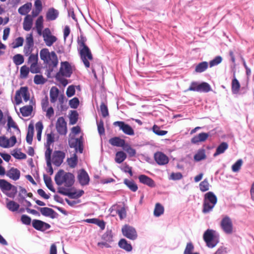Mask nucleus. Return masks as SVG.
<instances>
[{
    "mask_svg": "<svg viewBox=\"0 0 254 254\" xmlns=\"http://www.w3.org/2000/svg\"><path fill=\"white\" fill-rule=\"evenodd\" d=\"M79 104V100L77 98L74 97L71 99L69 102V105L71 108L76 109Z\"/></svg>",
    "mask_w": 254,
    "mask_h": 254,
    "instance_id": "nucleus-61",
    "label": "nucleus"
},
{
    "mask_svg": "<svg viewBox=\"0 0 254 254\" xmlns=\"http://www.w3.org/2000/svg\"><path fill=\"white\" fill-rule=\"evenodd\" d=\"M65 153L61 151H55L53 155V163L55 166L59 167L63 162L65 158Z\"/></svg>",
    "mask_w": 254,
    "mask_h": 254,
    "instance_id": "nucleus-15",
    "label": "nucleus"
},
{
    "mask_svg": "<svg viewBox=\"0 0 254 254\" xmlns=\"http://www.w3.org/2000/svg\"><path fill=\"white\" fill-rule=\"evenodd\" d=\"M152 131L155 134L159 136L165 135L168 132V131L166 130H161L160 127L156 125H154L153 126Z\"/></svg>",
    "mask_w": 254,
    "mask_h": 254,
    "instance_id": "nucleus-44",
    "label": "nucleus"
},
{
    "mask_svg": "<svg viewBox=\"0 0 254 254\" xmlns=\"http://www.w3.org/2000/svg\"><path fill=\"white\" fill-rule=\"evenodd\" d=\"M100 111L104 118L109 116V112L107 106L104 103L102 102L100 106Z\"/></svg>",
    "mask_w": 254,
    "mask_h": 254,
    "instance_id": "nucleus-51",
    "label": "nucleus"
},
{
    "mask_svg": "<svg viewBox=\"0 0 254 254\" xmlns=\"http://www.w3.org/2000/svg\"><path fill=\"white\" fill-rule=\"evenodd\" d=\"M84 192L83 190H79L78 191L74 192H70L69 191L68 196L72 199L78 198L81 196L83 194Z\"/></svg>",
    "mask_w": 254,
    "mask_h": 254,
    "instance_id": "nucleus-47",
    "label": "nucleus"
},
{
    "mask_svg": "<svg viewBox=\"0 0 254 254\" xmlns=\"http://www.w3.org/2000/svg\"><path fill=\"white\" fill-rule=\"evenodd\" d=\"M0 188L3 192L4 191H9L6 192L5 194L7 196L11 198H14L17 192L16 187L3 179H0Z\"/></svg>",
    "mask_w": 254,
    "mask_h": 254,
    "instance_id": "nucleus-6",
    "label": "nucleus"
},
{
    "mask_svg": "<svg viewBox=\"0 0 254 254\" xmlns=\"http://www.w3.org/2000/svg\"><path fill=\"white\" fill-rule=\"evenodd\" d=\"M13 63L16 65L21 64L24 63V59L23 56L21 54H16L13 57Z\"/></svg>",
    "mask_w": 254,
    "mask_h": 254,
    "instance_id": "nucleus-42",
    "label": "nucleus"
},
{
    "mask_svg": "<svg viewBox=\"0 0 254 254\" xmlns=\"http://www.w3.org/2000/svg\"><path fill=\"white\" fill-rule=\"evenodd\" d=\"M0 146L4 148H9V140L5 136H0Z\"/></svg>",
    "mask_w": 254,
    "mask_h": 254,
    "instance_id": "nucleus-45",
    "label": "nucleus"
},
{
    "mask_svg": "<svg viewBox=\"0 0 254 254\" xmlns=\"http://www.w3.org/2000/svg\"><path fill=\"white\" fill-rule=\"evenodd\" d=\"M209 136V134L205 132H201L193 137L191 139V142L193 144H198L200 142L205 141Z\"/></svg>",
    "mask_w": 254,
    "mask_h": 254,
    "instance_id": "nucleus-24",
    "label": "nucleus"
},
{
    "mask_svg": "<svg viewBox=\"0 0 254 254\" xmlns=\"http://www.w3.org/2000/svg\"><path fill=\"white\" fill-rule=\"evenodd\" d=\"M220 226L223 231L227 234L233 232V223L231 218L228 216H225L221 221Z\"/></svg>",
    "mask_w": 254,
    "mask_h": 254,
    "instance_id": "nucleus-11",
    "label": "nucleus"
},
{
    "mask_svg": "<svg viewBox=\"0 0 254 254\" xmlns=\"http://www.w3.org/2000/svg\"><path fill=\"white\" fill-rule=\"evenodd\" d=\"M164 207L159 203H156L154 210V216L159 217L164 213Z\"/></svg>",
    "mask_w": 254,
    "mask_h": 254,
    "instance_id": "nucleus-40",
    "label": "nucleus"
},
{
    "mask_svg": "<svg viewBox=\"0 0 254 254\" xmlns=\"http://www.w3.org/2000/svg\"><path fill=\"white\" fill-rule=\"evenodd\" d=\"M37 208L40 211L41 213L44 216L49 217L52 219H54L57 218L59 216V214L52 208L46 207H37Z\"/></svg>",
    "mask_w": 254,
    "mask_h": 254,
    "instance_id": "nucleus-16",
    "label": "nucleus"
},
{
    "mask_svg": "<svg viewBox=\"0 0 254 254\" xmlns=\"http://www.w3.org/2000/svg\"><path fill=\"white\" fill-rule=\"evenodd\" d=\"M154 159L157 163L160 165L167 164L169 162L168 157L161 152H157L154 154Z\"/></svg>",
    "mask_w": 254,
    "mask_h": 254,
    "instance_id": "nucleus-19",
    "label": "nucleus"
},
{
    "mask_svg": "<svg viewBox=\"0 0 254 254\" xmlns=\"http://www.w3.org/2000/svg\"><path fill=\"white\" fill-rule=\"evenodd\" d=\"M109 142L113 146L117 147H121L123 146L125 143V140L121 139L119 137H114L110 138Z\"/></svg>",
    "mask_w": 254,
    "mask_h": 254,
    "instance_id": "nucleus-29",
    "label": "nucleus"
},
{
    "mask_svg": "<svg viewBox=\"0 0 254 254\" xmlns=\"http://www.w3.org/2000/svg\"><path fill=\"white\" fill-rule=\"evenodd\" d=\"M240 84L235 77H234L232 81L231 90L233 94H238L240 91Z\"/></svg>",
    "mask_w": 254,
    "mask_h": 254,
    "instance_id": "nucleus-30",
    "label": "nucleus"
},
{
    "mask_svg": "<svg viewBox=\"0 0 254 254\" xmlns=\"http://www.w3.org/2000/svg\"><path fill=\"white\" fill-rule=\"evenodd\" d=\"M113 126L118 127L119 130L122 131L126 134L128 135H133L134 131L133 128L128 124H126L123 121H116L113 123Z\"/></svg>",
    "mask_w": 254,
    "mask_h": 254,
    "instance_id": "nucleus-12",
    "label": "nucleus"
},
{
    "mask_svg": "<svg viewBox=\"0 0 254 254\" xmlns=\"http://www.w3.org/2000/svg\"><path fill=\"white\" fill-rule=\"evenodd\" d=\"M194 249V247L191 243H189L187 244L186 247L184 252V254H190Z\"/></svg>",
    "mask_w": 254,
    "mask_h": 254,
    "instance_id": "nucleus-64",
    "label": "nucleus"
},
{
    "mask_svg": "<svg viewBox=\"0 0 254 254\" xmlns=\"http://www.w3.org/2000/svg\"><path fill=\"white\" fill-rule=\"evenodd\" d=\"M228 144L225 142L221 143L217 147L216 152L214 153L213 156L216 157L221 154L224 153V152L228 149Z\"/></svg>",
    "mask_w": 254,
    "mask_h": 254,
    "instance_id": "nucleus-28",
    "label": "nucleus"
},
{
    "mask_svg": "<svg viewBox=\"0 0 254 254\" xmlns=\"http://www.w3.org/2000/svg\"><path fill=\"white\" fill-rule=\"evenodd\" d=\"M59 90L57 88L53 87L50 92V101L52 103H55L58 98Z\"/></svg>",
    "mask_w": 254,
    "mask_h": 254,
    "instance_id": "nucleus-38",
    "label": "nucleus"
},
{
    "mask_svg": "<svg viewBox=\"0 0 254 254\" xmlns=\"http://www.w3.org/2000/svg\"><path fill=\"white\" fill-rule=\"evenodd\" d=\"M18 188L19 189V194H18V196L20 197L19 201L24 200V199H25V197L26 196V194H27V190H26L25 189L22 188L21 186H19Z\"/></svg>",
    "mask_w": 254,
    "mask_h": 254,
    "instance_id": "nucleus-60",
    "label": "nucleus"
},
{
    "mask_svg": "<svg viewBox=\"0 0 254 254\" xmlns=\"http://www.w3.org/2000/svg\"><path fill=\"white\" fill-rule=\"evenodd\" d=\"M208 64L207 62H202L199 63L195 68V71L196 72L201 73L206 70L208 68Z\"/></svg>",
    "mask_w": 254,
    "mask_h": 254,
    "instance_id": "nucleus-36",
    "label": "nucleus"
},
{
    "mask_svg": "<svg viewBox=\"0 0 254 254\" xmlns=\"http://www.w3.org/2000/svg\"><path fill=\"white\" fill-rule=\"evenodd\" d=\"M59 11L54 8H50L47 12L46 17L47 20L52 21L57 19L59 16Z\"/></svg>",
    "mask_w": 254,
    "mask_h": 254,
    "instance_id": "nucleus-25",
    "label": "nucleus"
},
{
    "mask_svg": "<svg viewBox=\"0 0 254 254\" xmlns=\"http://www.w3.org/2000/svg\"><path fill=\"white\" fill-rule=\"evenodd\" d=\"M6 175L14 181L18 180L20 176V172L17 168L12 167L7 171Z\"/></svg>",
    "mask_w": 254,
    "mask_h": 254,
    "instance_id": "nucleus-23",
    "label": "nucleus"
},
{
    "mask_svg": "<svg viewBox=\"0 0 254 254\" xmlns=\"http://www.w3.org/2000/svg\"><path fill=\"white\" fill-rule=\"evenodd\" d=\"M243 164L241 159L238 160L232 166V170L234 172H237L240 170Z\"/></svg>",
    "mask_w": 254,
    "mask_h": 254,
    "instance_id": "nucleus-52",
    "label": "nucleus"
},
{
    "mask_svg": "<svg viewBox=\"0 0 254 254\" xmlns=\"http://www.w3.org/2000/svg\"><path fill=\"white\" fill-rule=\"evenodd\" d=\"M78 113L76 111H72L69 117L70 124L74 125L76 123L78 119Z\"/></svg>",
    "mask_w": 254,
    "mask_h": 254,
    "instance_id": "nucleus-54",
    "label": "nucleus"
},
{
    "mask_svg": "<svg viewBox=\"0 0 254 254\" xmlns=\"http://www.w3.org/2000/svg\"><path fill=\"white\" fill-rule=\"evenodd\" d=\"M33 25V17L30 15H27L24 18L23 27V29L26 31H29Z\"/></svg>",
    "mask_w": 254,
    "mask_h": 254,
    "instance_id": "nucleus-26",
    "label": "nucleus"
},
{
    "mask_svg": "<svg viewBox=\"0 0 254 254\" xmlns=\"http://www.w3.org/2000/svg\"><path fill=\"white\" fill-rule=\"evenodd\" d=\"M139 182L144 185L153 188L155 187L154 181L149 177L145 175H141L138 177Z\"/></svg>",
    "mask_w": 254,
    "mask_h": 254,
    "instance_id": "nucleus-22",
    "label": "nucleus"
},
{
    "mask_svg": "<svg viewBox=\"0 0 254 254\" xmlns=\"http://www.w3.org/2000/svg\"><path fill=\"white\" fill-rule=\"evenodd\" d=\"M118 245L120 248L124 249L127 252H129L132 251V247L131 244L128 243L127 241L125 239H121L119 242Z\"/></svg>",
    "mask_w": 254,
    "mask_h": 254,
    "instance_id": "nucleus-27",
    "label": "nucleus"
},
{
    "mask_svg": "<svg viewBox=\"0 0 254 254\" xmlns=\"http://www.w3.org/2000/svg\"><path fill=\"white\" fill-rule=\"evenodd\" d=\"M86 41V38L83 36L81 35L77 41L78 45L79 46L78 49L84 48V47H87L88 46L85 44Z\"/></svg>",
    "mask_w": 254,
    "mask_h": 254,
    "instance_id": "nucleus-55",
    "label": "nucleus"
},
{
    "mask_svg": "<svg viewBox=\"0 0 254 254\" xmlns=\"http://www.w3.org/2000/svg\"><path fill=\"white\" fill-rule=\"evenodd\" d=\"M27 46L33 47L34 46L33 37L32 34L27 35L26 38V44L25 45Z\"/></svg>",
    "mask_w": 254,
    "mask_h": 254,
    "instance_id": "nucleus-62",
    "label": "nucleus"
},
{
    "mask_svg": "<svg viewBox=\"0 0 254 254\" xmlns=\"http://www.w3.org/2000/svg\"><path fill=\"white\" fill-rule=\"evenodd\" d=\"M38 61V53H36V54H31L28 59L27 61V64H30V65L34 63H36Z\"/></svg>",
    "mask_w": 254,
    "mask_h": 254,
    "instance_id": "nucleus-57",
    "label": "nucleus"
},
{
    "mask_svg": "<svg viewBox=\"0 0 254 254\" xmlns=\"http://www.w3.org/2000/svg\"><path fill=\"white\" fill-rule=\"evenodd\" d=\"M203 239L208 247L213 248L219 243L218 233L212 229H207L203 234Z\"/></svg>",
    "mask_w": 254,
    "mask_h": 254,
    "instance_id": "nucleus-5",
    "label": "nucleus"
},
{
    "mask_svg": "<svg viewBox=\"0 0 254 254\" xmlns=\"http://www.w3.org/2000/svg\"><path fill=\"white\" fill-rule=\"evenodd\" d=\"M222 61V58L221 56H217L209 62V66L210 67L216 66L221 63Z\"/></svg>",
    "mask_w": 254,
    "mask_h": 254,
    "instance_id": "nucleus-58",
    "label": "nucleus"
},
{
    "mask_svg": "<svg viewBox=\"0 0 254 254\" xmlns=\"http://www.w3.org/2000/svg\"><path fill=\"white\" fill-rule=\"evenodd\" d=\"M35 26L38 34L41 35L43 33V18L42 16H39L36 21Z\"/></svg>",
    "mask_w": 254,
    "mask_h": 254,
    "instance_id": "nucleus-31",
    "label": "nucleus"
},
{
    "mask_svg": "<svg viewBox=\"0 0 254 254\" xmlns=\"http://www.w3.org/2000/svg\"><path fill=\"white\" fill-rule=\"evenodd\" d=\"M32 226L36 230L44 231L50 228L51 225L41 220L34 219L32 221Z\"/></svg>",
    "mask_w": 254,
    "mask_h": 254,
    "instance_id": "nucleus-18",
    "label": "nucleus"
},
{
    "mask_svg": "<svg viewBox=\"0 0 254 254\" xmlns=\"http://www.w3.org/2000/svg\"><path fill=\"white\" fill-rule=\"evenodd\" d=\"M36 9V13L34 15V17L37 16L42 9V2L40 0H36L34 3Z\"/></svg>",
    "mask_w": 254,
    "mask_h": 254,
    "instance_id": "nucleus-59",
    "label": "nucleus"
},
{
    "mask_svg": "<svg viewBox=\"0 0 254 254\" xmlns=\"http://www.w3.org/2000/svg\"><path fill=\"white\" fill-rule=\"evenodd\" d=\"M7 131L10 132L11 131V128L12 127L15 129V134L17 135H20V130L18 127V126L16 125V123L14 122L12 118L10 116H8L7 117Z\"/></svg>",
    "mask_w": 254,
    "mask_h": 254,
    "instance_id": "nucleus-21",
    "label": "nucleus"
},
{
    "mask_svg": "<svg viewBox=\"0 0 254 254\" xmlns=\"http://www.w3.org/2000/svg\"><path fill=\"white\" fill-rule=\"evenodd\" d=\"M127 158L126 154L122 151H118L116 154L115 161L119 164L122 163Z\"/></svg>",
    "mask_w": 254,
    "mask_h": 254,
    "instance_id": "nucleus-37",
    "label": "nucleus"
},
{
    "mask_svg": "<svg viewBox=\"0 0 254 254\" xmlns=\"http://www.w3.org/2000/svg\"><path fill=\"white\" fill-rule=\"evenodd\" d=\"M7 208L11 211H16L19 207V205L13 200H9L6 203Z\"/></svg>",
    "mask_w": 254,
    "mask_h": 254,
    "instance_id": "nucleus-41",
    "label": "nucleus"
},
{
    "mask_svg": "<svg viewBox=\"0 0 254 254\" xmlns=\"http://www.w3.org/2000/svg\"><path fill=\"white\" fill-rule=\"evenodd\" d=\"M33 107L31 105L25 106L20 109V113L23 117H28L31 114Z\"/></svg>",
    "mask_w": 254,
    "mask_h": 254,
    "instance_id": "nucleus-33",
    "label": "nucleus"
},
{
    "mask_svg": "<svg viewBox=\"0 0 254 254\" xmlns=\"http://www.w3.org/2000/svg\"><path fill=\"white\" fill-rule=\"evenodd\" d=\"M67 162L70 167L72 168H75L77 164V155L74 154L72 157L67 158Z\"/></svg>",
    "mask_w": 254,
    "mask_h": 254,
    "instance_id": "nucleus-43",
    "label": "nucleus"
},
{
    "mask_svg": "<svg viewBox=\"0 0 254 254\" xmlns=\"http://www.w3.org/2000/svg\"><path fill=\"white\" fill-rule=\"evenodd\" d=\"M42 34L46 45L48 47L51 46L57 40L56 37L51 34L48 28H45Z\"/></svg>",
    "mask_w": 254,
    "mask_h": 254,
    "instance_id": "nucleus-14",
    "label": "nucleus"
},
{
    "mask_svg": "<svg viewBox=\"0 0 254 254\" xmlns=\"http://www.w3.org/2000/svg\"><path fill=\"white\" fill-rule=\"evenodd\" d=\"M98 131L100 135L104 134L105 133V129L104 127V123L102 120L99 122L97 121Z\"/></svg>",
    "mask_w": 254,
    "mask_h": 254,
    "instance_id": "nucleus-63",
    "label": "nucleus"
},
{
    "mask_svg": "<svg viewBox=\"0 0 254 254\" xmlns=\"http://www.w3.org/2000/svg\"><path fill=\"white\" fill-rule=\"evenodd\" d=\"M56 129L60 134H65L67 132L66 123L63 117L58 118L56 123Z\"/></svg>",
    "mask_w": 254,
    "mask_h": 254,
    "instance_id": "nucleus-17",
    "label": "nucleus"
},
{
    "mask_svg": "<svg viewBox=\"0 0 254 254\" xmlns=\"http://www.w3.org/2000/svg\"><path fill=\"white\" fill-rule=\"evenodd\" d=\"M68 144L70 148L75 149L76 152L78 151L80 153H82L83 147L82 137L77 138H71L69 139Z\"/></svg>",
    "mask_w": 254,
    "mask_h": 254,
    "instance_id": "nucleus-13",
    "label": "nucleus"
},
{
    "mask_svg": "<svg viewBox=\"0 0 254 254\" xmlns=\"http://www.w3.org/2000/svg\"><path fill=\"white\" fill-rule=\"evenodd\" d=\"M124 183L133 192H135L138 189L137 185L133 181L126 179L124 181Z\"/></svg>",
    "mask_w": 254,
    "mask_h": 254,
    "instance_id": "nucleus-32",
    "label": "nucleus"
},
{
    "mask_svg": "<svg viewBox=\"0 0 254 254\" xmlns=\"http://www.w3.org/2000/svg\"><path fill=\"white\" fill-rule=\"evenodd\" d=\"M72 73V68L68 62H62L59 71L55 75L56 79L64 87L68 84V81L64 77L69 78Z\"/></svg>",
    "mask_w": 254,
    "mask_h": 254,
    "instance_id": "nucleus-2",
    "label": "nucleus"
},
{
    "mask_svg": "<svg viewBox=\"0 0 254 254\" xmlns=\"http://www.w3.org/2000/svg\"><path fill=\"white\" fill-rule=\"evenodd\" d=\"M31 7V3H27L20 6L18 8V12L21 15H26L27 14Z\"/></svg>",
    "mask_w": 254,
    "mask_h": 254,
    "instance_id": "nucleus-34",
    "label": "nucleus"
},
{
    "mask_svg": "<svg viewBox=\"0 0 254 254\" xmlns=\"http://www.w3.org/2000/svg\"><path fill=\"white\" fill-rule=\"evenodd\" d=\"M30 69L26 65H23L20 68V76L22 78H26L29 72Z\"/></svg>",
    "mask_w": 254,
    "mask_h": 254,
    "instance_id": "nucleus-56",
    "label": "nucleus"
},
{
    "mask_svg": "<svg viewBox=\"0 0 254 254\" xmlns=\"http://www.w3.org/2000/svg\"><path fill=\"white\" fill-rule=\"evenodd\" d=\"M123 235L131 240H135L137 238V233L135 229L129 225H126L122 229Z\"/></svg>",
    "mask_w": 254,
    "mask_h": 254,
    "instance_id": "nucleus-10",
    "label": "nucleus"
},
{
    "mask_svg": "<svg viewBox=\"0 0 254 254\" xmlns=\"http://www.w3.org/2000/svg\"><path fill=\"white\" fill-rule=\"evenodd\" d=\"M211 90L210 85L207 82H202L199 84L197 82H192L187 91H197L199 92H208Z\"/></svg>",
    "mask_w": 254,
    "mask_h": 254,
    "instance_id": "nucleus-7",
    "label": "nucleus"
},
{
    "mask_svg": "<svg viewBox=\"0 0 254 254\" xmlns=\"http://www.w3.org/2000/svg\"><path fill=\"white\" fill-rule=\"evenodd\" d=\"M206 158L205 150L203 149H199L194 156V160L195 161H200Z\"/></svg>",
    "mask_w": 254,
    "mask_h": 254,
    "instance_id": "nucleus-35",
    "label": "nucleus"
},
{
    "mask_svg": "<svg viewBox=\"0 0 254 254\" xmlns=\"http://www.w3.org/2000/svg\"><path fill=\"white\" fill-rule=\"evenodd\" d=\"M40 57L44 63L47 65V76L49 77L51 73L53 71L54 68L58 64V57L55 52H50L47 48L42 49L40 51Z\"/></svg>",
    "mask_w": 254,
    "mask_h": 254,
    "instance_id": "nucleus-1",
    "label": "nucleus"
},
{
    "mask_svg": "<svg viewBox=\"0 0 254 254\" xmlns=\"http://www.w3.org/2000/svg\"><path fill=\"white\" fill-rule=\"evenodd\" d=\"M217 202V197L212 191H208L204 195L202 212L208 213L212 211Z\"/></svg>",
    "mask_w": 254,
    "mask_h": 254,
    "instance_id": "nucleus-4",
    "label": "nucleus"
},
{
    "mask_svg": "<svg viewBox=\"0 0 254 254\" xmlns=\"http://www.w3.org/2000/svg\"><path fill=\"white\" fill-rule=\"evenodd\" d=\"M34 82L36 84H43L46 80L42 75L36 74L34 77Z\"/></svg>",
    "mask_w": 254,
    "mask_h": 254,
    "instance_id": "nucleus-53",
    "label": "nucleus"
},
{
    "mask_svg": "<svg viewBox=\"0 0 254 254\" xmlns=\"http://www.w3.org/2000/svg\"><path fill=\"white\" fill-rule=\"evenodd\" d=\"M199 189L202 192L206 191L209 189V184L206 179L199 184Z\"/></svg>",
    "mask_w": 254,
    "mask_h": 254,
    "instance_id": "nucleus-46",
    "label": "nucleus"
},
{
    "mask_svg": "<svg viewBox=\"0 0 254 254\" xmlns=\"http://www.w3.org/2000/svg\"><path fill=\"white\" fill-rule=\"evenodd\" d=\"M11 155L16 159H24L26 158V155L25 154L20 152L18 151L17 150H14L12 153Z\"/></svg>",
    "mask_w": 254,
    "mask_h": 254,
    "instance_id": "nucleus-50",
    "label": "nucleus"
},
{
    "mask_svg": "<svg viewBox=\"0 0 254 254\" xmlns=\"http://www.w3.org/2000/svg\"><path fill=\"white\" fill-rule=\"evenodd\" d=\"M21 96L23 97L25 102H27L29 100L30 94L27 87H21L16 92L15 100L16 104L19 105L22 102Z\"/></svg>",
    "mask_w": 254,
    "mask_h": 254,
    "instance_id": "nucleus-9",
    "label": "nucleus"
},
{
    "mask_svg": "<svg viewBox=\"0 0 254 254\" xmlns=\"http://www.w3.org/2000/svg\"><path fill=\"white\" fill-rule=\"evenodd\" d=\"M29 69L32 73H38L41 71V67L38 64V62L35 64H32L30 65Z\"/></svg>",
    "mask_w": 254,
    "mask_h": 254,
    "instance_id": "nucleus-49",
    "label": "nucleus"
},
{
    "mask_svg": "<svg viewBox=\"0 0 254 254\" xmlns=\"http://www.w3.org/2000/svg\"><path fill=\"white\" fill-rule=\"evenodd\" d=\"M43 179L46 187L52 191L55 192V190L53 187L52 179L46 174H44Z\"/></svg>",
    "mask_w": 254,
    "mask_h": 254,
    "instance_id": "nucleus-39",
    "label": "nucleus"
},
{
    "mask_svg": "<svg viewBox=\"0 0 254 254\" xmlns=\"http://www.w3.org/2000/svg\"><path fill=\"white\" fill-rule=\"evenodd\" d=\"M77 178L81 185L85 186L89 184V177L85 170L82 169L79 172Z\"/></svg>",
    "mask_w": 254,
    "mask_h": 254,
    "instance_id": "nucleus-20",
    "label": "nucleus"
},
{
    "mask_svg": "<svg viewBox=\"0 0 254 254\" xmlns=\"http://www.w3.org/2000/svg\"><path fill=\"white\" fill-rule=\"evenodd\" d=\"M80 55V59L86 68L90 67L89 61L93 60V56L91 52L88 47L78 49Z\"/></svg>",
    "mask_w": 254,
    "mask_h": 254,
    "instance_id": "nucleus-8",
    "label": "nucleus"
},
{
    "mask_svg": "<svg viewBox=\"0 0 254 254\" xmlns=\"http://www.w3.org/2000/svg\"><path fill=\"white\" fill-rule=\"evenodd\" d=\"M102 239L108 243L112 242L113 241V235L112 233V231L110 230H108L106 232L102 237Z\"/></svg>",
    "mask_w": 254,
    "mask_h": 254,
    "instance_id": "nucleus-48",
    "label": "nucleus"
},
{
    "mask_svg": "<svg viewBox=\"0 0 254 254\" xmlns=\"http://www.w3.org/2000/svg\"><path fill=\"white\" fill-rule=\"evenodd\" d=\"M55 181L58 186L64 184L65 187L70 188L74 183V176L71 173H66L63 170H60L56 174Z\"/></svg>",
    "mask_w": 254,
    "mask_h": 254,
    "instance_id": "nucleus-3",
    "label": "nucleus"
}]
</instances>
